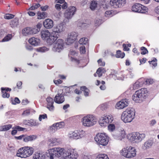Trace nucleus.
Returning <instances> with one entry per match:
<instances>
[{
  "label": "nucleus",
  "instance_id": "f257e3e1",
  "mask_svg": "<svg viewBox=\"0 0 159 159\" xmlns=\"http://www.w3.org/2000/svg\"><path fill=\"white\" fill-rule=\"evenodd\" d=\"M135 113V111L133 108H128L122 112L121 119L125 123H130L134 119Z\"/></svg>",
  "mask_w": 159,
  "mask_h": 159
},
{
  "label": "nucleus",
  "instance_id": "f03ea898",
  "mask_svg": "<svg viewBox=\"0 0 159 159\" xmlns=\"http://www.w3.org/2000/svg\"><path fill=\"white\" fill-rule=\"evenodd\" d=\"M34 149L31 147H25L20 148L16 155L21 158H26L31 156L33 153Z\"/></svg>",
  "mask_w": 159,
  "mask_h": 159
},
{
  "label": "nucleus",
  "instance_id": "7ed1b4c3",
  "mask_svg": "<svg viewBox=\"0 0 159 159\" xmlns=\"http://www.w3.org/2000/svg\"><path fill=\"white\" fill-rule=\"evenodd\" d=\"M64 149L61 148H55L48 150L47 156L50 159H54L56 157H62Z\"/></svg>",
  "mask_w": 159,
  "mask_h": 159
},
{
  "label": "nucleus",
  "instance_id": "20e7f679",
  "mask_svg": "<svg viewBox=\"0 0 159 159\" xmlns=\"http://www.w3.org/2000/svg\"><path fill=\"white\" fill-rule=\"evenodd\" d=\"M97 121L96 117L93 115H89L84 116L82 119L81 122L83 126L90 127L94 125Z\"/></svg>",
  "mask_w": 159,
  "mask_h": 159
},
{
  "label": "nucleus",
  "instance_id": "39448f33",
  "mask_svg": "<svg viewBox=\"0 0 159 159\" xmlns=\"http://www.w3.org/2000/svg\"><path fill=\"white\" fill-rule=\"evenodd\" d=\"M95 140L98 144L102 146H106L109 141V137L105 133H98L94 138Z\"/></svg>",
  "mask_w": 159,
  "mask_h": 159
},
{
  "label": "nucleus",
  "instance_id": "423d86ee",
  "mask_svg": "<svg viewBox=\"0 0 159 159\" xmlns=\"http://www.w3.org/2000/svg\"><path fill=\"white\" fill-rule=\"evenodd\" d=\"M120 155L127 158H131L136 155V149L132 147L124 148L120 151Z\"/></svg>",
  "mask_w": 159,
  "mask_h": 159
},
{
  "label": "nucleus",
  "instance_id": "0eeeda50",
  "mask_svg": "<svg viewBox=\"0 0 159 159\" xmlns=\"http://www.w3.org/2000/svg\"><path fill=\"white\" fill-rule=\"evenodd\" d=\"M148 91L146 88H142L136 91L132 96L133 100L136 102H139L142 100V98L146 96Z\"/></svg>",
  "mask_w": 159,
  "mask_h": 159
},
{
  "label": "nucleus",
  "instance_id": "6e6552de",
  "mask_svg": "<svg viewBox=\"0 0 159 159\" xmlns=\"http://www.w3.org/2000/svg\"><path fill=\"white\" fill-rule=\"evenodd\" d=\"M145 137L144 134H140L139 132H134L129 134L128 138L131 142L138 143L141 142Z\"/></svg>",
  "mask_w": 159,
  "mask_h": 159
},
{
  "label": "nucleus",
  "instance_id": "1a4fd4ad",
  "mask_svg": "<svg viewBox=\"0 0 159 159\" xmlns=\"http://www.w3.org/2000/svg\"><path fill=\"white\" fill-rule=\"evenodd\" d=\"M132 10L134 12L145 13L147 11L148 8L140 4L136 3L132 6Z\"/></svg>",
  "mask_w": 159,
  "mask_h": 159
},
{
  "label": "nucleus",
  "instance_id": "9d476101",
  "mask_svg": "<svg viewBox=\"0 0 159 159\" xmlns=\"http://www.w3.org/2000/svg\"><path fill=\"white\" fill-rule=\"evenodd\" d=\"M76 11L75 7H70L65 11L64 13V16L68 19H70L75 14Z\"/></svg>",
  "mask_w": 159,
  "mask_h": 159
},
{
  "label": "nucleus",
  "instance_id": "9b49d317",
  "mask_svg": "<svg viewBox=\"0 0 159 159\" xmlns=\"http://www.w3.org/2000/svg\"><path fill=\"white\" fill-rule=\"evenodd\" d=\"M64 42L62 39H58L56 41L52 48V50L54 52H59L63 48Z\"/></svg>",
  "mask_w": 159,
  "mask_h": 159
},
{
  "label": "nucleus",
  "instance_id": "f8f14e48",
  "mask_svg": "<svg viewBox=\"0 0 159 159\" xmlns=\"http://www.w3.org/2000/svg\"><path fill=\"white\" fill-rule=\"evenodd\" d=\"M85 135V132L82 130H75L70 134L69 137L75 139H78L83 137Z\"/></svg>",
  "mask_w": 159,
  "mask_h": 159
},
{
  "label": "nucleus",
  "instance_id": "ddd939ff",
  "mask_svg": "<svg viewBox=\"0 0 159 159\" xmlns=\"http://www.w3.org/2000/svg\"><path fill=\"white\" fill-rule=\"evenodd\" d=\"M126 3V0H111L110 2L111 5L115 8L121 7Z\"/></svg>",
  "mask_w": 159,
  "mask_h": 159
},
{
  "label": "nucleus",
  "instance_id": "4468645a",
  "mask_svg": "<svg viewBox=\"0 0 159 159\" xmlns=\"http://www.w3.org/2000/svg\"><path fill=\"white\" fill-rule=\"evenodd\" d=\"M77 36L78 34L75 32H73L69 34L66 42V43L70 44L73 43L76 40Z\"/></svg>",
  "mask_w": 159,
  "mask_h": 159
},
{
  "label": "nucleus",
  "instance_id": "2eb2a0df",
  "mask_svg": "<svg viewBox=\"0 0 159 159\" xmlns=\"http://www.w3.org/2000/svg\"><path fill=\"white\" fill-rule=\"evenodd\" d=\"M65 29L63 24L62 23L58 24L54 27L53 29V33H54L55 35L58 34L63 32Z\"/></svg>",
  "mask_w": 159,
  "mask_h": 159
},
{
  "label": "nucleus",
  "instance_id": "dca6fc26",
  "mask_svg": "<svg viewBox=\"0 0 159 159\" xmlns=\"http://www.w3.org/2000/svg\"><path fill=\"white\" fill-rule=\"evenodd\" d=\"M22 33L25 36L35 34L33 28L30 27H27L23 29Z\"/></svg>",
  "mask_w": 159,
  "mask_h": 159
},
{
  "label": "nucleus",
  "instance_id": "f3484780",
  "mask_svg": "<svg viewBox=\"0 0 159 159\" xmlns=\"http://www.w3.org/2000/svg\"><path fill=\"white\" fill-rule=\"evenodd\" d=\"M128 105V103L126 99H123L117 103L116 107L118 109H123Z\"/></svg>",
  "mask_w": 159,
  "mask_h": 159
},
{
  "label": "nucleus",
  "instance_id": "a211bd4d",
  "mask_svg": "<svg viewBox=\"0 0 159 159\" xmlns=\"http://www.w3.org/2000/svg\"><path fill=\"white\" fill-rule=\"evenodd\" d=\"M47 102V108L50 111H53L54 107L53 105L54 101L52 98L50 97H48L46 99Z\"/></svg>",
  "mask_w": 159,
  "mask_h": 159
},
{
  "label": "nucleus",
  "instance_id": "6ab92c4d",
  "mask_svg": "<svg viewBox=\"0 0 159 159\" xmlns=\"http://www.w3.org/2000/svg\"><path fill=\"white\" fill-rule=\"evenodd\" d=\"M59 36V34H56L55 36L54 35H50L46 40L48 43L51 45L55 41H56L58 37Z\"/></svg>",
  "mask_w": 159,
  "mask_h": 159
},
{
  "label": "nucleus",
  "instance_id": "aec40b11",
  "mask_svg": "<svg viewBox=\"0 0 159 159\" xmlns=\"http://www.w3.org/2000/svg\"><path fill=\"white\" fill-rule=\"evenodd\" d=\"M44 27L47 29H50L53 26V21L49 19L45 20L43 22Z\"/></svg>",
  "mask_w": 159,
  "mask_h": 159
},
{
  "label": "nucleus",
  "instance_id": "412c9836",
  "mask_svg": "<svg viewBox=\"0 0 159 159\" xmlns=\"http://www.w3.org/2000/svg\"><path fill=\"white\" fill-rule=\"evenodd\" d=\"M54 100L57 103H61L64 102V98L61 94H57L55 96Z\"/></svg>",
  "mask_w": 159,
  "mask_h": 159
},
{
  "label": "nucleus",
  "instance_id": "4be33fe9",
  "mask_svg": "<svg viewBox=\"0 0 159 159\" xmlns=\"http://www.w3.org/2000/svg\"><path fill=\"white\" fill-rule=\"evenodd\" d=\"M41 34L42 39L46 40L51 35L50 33L48 30H43L41 31Z\"/></svg>",
  "mask_w": 159,
  "mask_h": 159
},
{
  "label": "nucleus",
  "instance_id": "5701e85b",
  "mask_svg": "<svg viewBox=\"0 0 159 159\" xmlns=\"http://www.w3.org/2000/svg\"><path fill=\"white\" fill-rule=\"evenodd\" d=\"M72 151V150L70 149H64L62 157H63L64 159H68L70 155H71Z\"/></svg>",
  "mask_w": 159,
  "mask_h": 159
},
{
  "label": "nucleus",
  "instance_id": "b1692460",
  "mask_svg": "<svg viewBox=\"0 0 159 159\" xmlns=\"http://www.w3.org/2000/svg\"><path fill=\"white\" fill-rule=\"evenodd\" d=\"M29 42L30 44L36 46L39 43V40L38 38L32 37L29 40Z\"/></svg>",
  "mask_w": 159,
  "mask_h": 159
},
{
  "label": "nucleus",
  "instance_id": "393cba45",
  "mask_svg": "<svg viewBox=\"0 0 159 159\" xmlns=\"http://www.w3.org/2000/svg\"><path fill=\"white\" fill-rule=\"evenodd\" d=\"M64 126V123L63 122H61L53 124L51 128L52 129H54V131H55V129L57 130V129L62 128Z\"/></svg>",
  "mask_w": 159,
  "mask_h": 159
},
{
  "label": "nucleus",
  "instance_id": "a878e982",
  "mask_svg": "<svg viewBox=\"0 0 159 159\" xmlns=\"http://www.w3.org/2000/svg\"><path fill=\"white\" fill-rule=\"evenodd\" d=\"M37 138L35 135L27 136L25 135V137L24 138V141L27 142L29 141H31L35 140Z\"/></svg>",
  "mask_w": 159,
  "mask_h": 159
},
{
  "label": "nucleus",
  "instance_id": "bb28decb",
  "mask_svg": "<svg viewBox=\"0 0 159 159\" xmlns=\"http://www.w3.org/2000/svg\"><path fill=\"white\" fill-rule=\"evenodd\" d=\"M102 117L106 121L107 125L109 123H111L113 120V117L111 115H106Z\"/></svg>",
  "mask_w": 159,
  "mask_h": 159
},
{
  "label": "nucleus",
  "instance_id": "cd10ccee",
  "mask_svg": "<svg viewBox=\"0 0 159 159\" xmlns=\"http://www.w3.org/2000/svg\"><path fill=\"white\" fill-rule=\"evenodd\" d=\"M12 127L10 124L6 125H4L0 126V131H5L10 129Z\"/></svg>",
  "mask_w": 159,
  "mask_h": 159
},
{
  "label": "nucleus",
  "instance_id": "c85d7f7f",
  "mask_svg": "<svg viewBox=\"0 0 159 159\" xmlns=\"http://www.w3.org/2000/svg\"><path fill=\"white\" fill-rule=\"evenodd\" d=\"M49 144L50 146H53L57 144L58 143L57 139L55 138H52L48 140Z\"/></svg>",
  "mask_w": 159,
  "mask_h": 159
},
{
  "label": "nucleus",
  "instance_id": "c756f323",
  "mask_svg": "<svg viewBox=\"0 0 159 159\" xmlns=\"http://www.w3.org/2000/svg\"><path fill=\"white\" fill-rule=\"evenodd\" d=\"M18 24V20L17 18H15L10 23V25L12 28L16 27Z\"/></svg>",
  "mask_w": 159,
  "mask_h": 159
},
{
  "label": "nucleus",
  "instance_id": "7c9ffc66",
  "mask_svg": "<svg viewBox=\"0 0 159 159\" xmlns=\"http://www.w3.org/2000/svg\"><path fill=\"white\" fill-rule=\"evenodd\" d=\"M45 157L42 154L38 153H35L33 156V159H44Z\"/></svg>",
  "mask_w": 159,
  "mask_h": 159
},
{
  "label": "nucleus",
  "instance_id": "2f4dec72",
  "mask_svg": "<svg viewBox=\"0 0 159 159\" xmlns=\"http://www.w3.org/2000/svg\"><path fill=\"white\" fill-rule=\"evenodd\" d=\"M95 159H109V158L107 154H100L97 155Z\"/></svg>",
  "mask_w": 159,
  "mask_h": 159
},
{
  "label": "nucleus",
  "instance_id": "473e14b6",
  "mask_svg": "<svg viewBox=\"0 0 159 159\" xmlns=\"http://www.w3.org/2000/svg\"><path fill=\"white\" fill-rule=\"evenodd\" d=\"M38 19H43L46 16L47 14L45 12H39L38 13Z\"/></svg>",
  "mask_w": 159,
  "mask_h": 159
},
{
  "label": "nucleus",
  "instance_id": "72a5a7b5",
  "mask_svg": "<svg viewBox=\"0 0 159 159\" xmlns=\"http://www.w3.org/2000/svg\"><path fill=\"white\" fill-rule=\"evenodd\" d=\"M78 157V155L76 152H74L73 151L71 152V155H70L69 159H76Z\"/></svg>",
  "mask_w": 159,
  "mask_h": 159
},
{
  "label": "nucleus",
  "instance_id": "f704fd0d",
  "mask_svg": "<svg viewBox=\"0 0 159 159\" xmlns=\"http://www.w3.org/2000/svg\"><path fill=\"white\" fill-rule=\"evenodd\" d=\"M97 2L95 1H92L90 5V8L92 10H94L97 7Z\"/></svg>",
  "mask_w": 159,
  "mask_h": 159
},
{
  "label": "nucleus",
  "instance_id": "c9c22d12",
  "mask_svg": "<svg viewBox=\"0 0 159 159\" xmlns=\"http://www.w3.org/2000/svg\"><path fill=\"white\" fill-rule=\"evenodd\" d=\"M153 142L151 140H148L144 144V146L146 148H150L153 145Z\"/></svg>",
  "mask_w": 159,
  "mask_h": 159
},
{
  "label": "nucleus",
  "instance_id": "e433bc0d",
  "mask_svg": "<svg viewBox=\"0 0 159 159\" xmlns=\"http://www.w3.org/2000/svg\"><path fill=\"white\" fill-rule=\"evenodd\" d=\"M1 90L2 92V97L4 98H8L10 96V95L9 93H8L6 92V90H5V89H4V88H2Z\"/></svg>",
  "mask_w": 159,
  "mask_h": 159
},
{
  "label": "nucleus",
  "instance_id": "4c0bfd02",
  "mask_svg": "<svg viewBox=\"0 0 159 159\" xmlns=\"http://www.w3.org/2000/svg\"><path fill=\"white\" fill-rule=\"evenodd\" d=\"M99 123V125L102 126H105L107 125L106 121L102 117L100 119Z\"/></svg>",
  "mask_w": 159,
  "mask_h": 159
},
{
  "label": "nucleus",
  "instance_id": "58836bf2",
  "mask_svg": "<svg viewBox=\"0 0 159 159\" xmlns=\"http://www.w3.org/2000/svg\"><path fill=\"white\" fill-rule=\"evenodd\" d=\"M88 43V39L86 38H81L79 41V43L81 44H86Z\"/></svg>",
  "mask_w": 159,
  "mask_h": 159
},
{
  "label": "nucleus",
  "instance_id": "ea45409f",
  "mask_svg": "<svg viewBox=\"0 0 159 159\" xmlns=\"http://www.w3.org/2000/svg\"><path fill=\"white\" fill-rule=\"evenodd\" d=\"M125 56V54L124 52H121V51L120 50H118L116 52V57L117 58L120 57L123 58Z\"/></svg>",
  "mask_w": 159,
  "mask_h": 159
},
{
  "label": "nucleus",
  "instance_id": "a19ab883",
  "mask_svg": "<svg viewBox=\"0 0 159 159\" xmlns=\"http://www.w3.org/2000/svg\"><path fill=\"white\" fill-rule=\"evenodd\" d=\"M105 70H104L103 68L100 67L97 70L96 73L98 74V76L99 77L102 76V73L104 72Z\"/></svg>",
  "mask_w": 159,
  "mask_h": 159
},
{
  "label": "nucleus",
  "instance_id": "79ce46f5",
  "mask_svg": "<svg viewBox=\"0 0 159 159\" xmlns=\"http://www.w3.org/2000/svg\"><path fill=\"white\" fill-rule=\"evenodd\" d=\"M40 5L39 3L33 4L31 7L29 8L28 10L32 11L35 10L40 6Z\"/></svg>",
  "mask_w": 159,
  "mask_h": 159
},
{
  "label": "nucleus",
  "instance_id": "37998d69",
  "mask_svg": "<svg viewBox=\"0 0 159 159\" xmlns=\"http://www.w3.org/2000/svg\"><path fill=\"white\" fill-rule=\"evenodd\" d=\"M80 90L84 91V94L85 96H88L89 95V90L85 86L81 87Z\"/></svg>",
  "mask_w": 159,
  "mask_h": 159
},
{
  "label": "nucleus",
  "instance_id": "c03bdc74",
  "mask_svg": "<svg viewBox=\"0 0 159 159\" xmlns=\"http://www.w3.org/2000/svg\"><path fill=\"white\" fill-rule=\"evenodd\" d=\"M41 27V25L39 24H37L36 26V27L33 28L34 30V32L35 34L37 33L39 31Z\"/></svg>",
  "mask_w": 159,
  "mask_h": 159
},
{
  "label": "nucleus",
  "instance_id": "a18cd8bd",
  "mask_svg": "<svg viewBox=\"0 0 159 159\" xmlns=\"http://www.w3.org/2000/svg\"><path fill=\"white\" fill-rule=\"evenodd\" d=\"M48 50V49L45 47L39 48L37 49V50L38 52H44Z\"/></svg>",
  "mask_w": 159,
  "mask_h": 159
},
{
  "label": "nucleus",
  "instance_id": "49530a36",
  "mask_svg": "<svg viewBox=\"0 0 159 159\" xmlns=\"http://www.w3.org/2000/svg\"><path fill=\"white\" fill-rule=\"evenodd\" d=\"M12 36L11 34H8L2 40V42L7 41L10 40Z\"/></svg>",
  "mask_w": 159,
  "mask_h": 159
},
{
  "label": "nucleus",
  "instance_id": "de8ad7c7",
  "mask_svg": "<svg viewBox=\"0 0 159 159\" xmlns=\"http://www.w3.org/2000/svg\"><path fill=\"white\" fill-rule=\"evenodd\" d=\"M141 53L142 55L145 54L148 52V51L147 50V48L144 47H141Z\"/></svg>",
  "mask_w": 159,
  "mask_h": 159
},
{
  "label": "nucleus",
  "instance_id": "09e8293b",
  "mask_svg": "<svg viewBox=\"0 0 159 159\" xmlns=\"http://www.w3.org/2000/svg\"><path fill=\"white\" fill-rule=\"evenodd\" d=\"M14 16L12 14H7L5 15L4 18L7 19H10L13 18Z\"/></svg>",
  "mask_w": 159,
  "mask_h": 159
},
{
  "label": "nucleus",
  "instance_id": "8fccbe9b",
  "mask_svg": "<svg viewBox=\"0 0 159 159\" xmlns=\"http://www.w3.org/2000/svg\"><path fill=\"white\" fill-rule=\"evenodd\" d=\"M115 126L113 124H110L108 126V128L109 130L112 131L115 129Z\"/></svg>",
  "mask_w": 159,
  "mask_h": 159
},
{
  "label": "nucleus",
  "instance_id": "3c124183",
  "mask_svg": "<svg viewBox=\"0 0 159 159\" xmlns=\"http://www.w3.org/2000/svg\"><path fill=\"white\" fill-rule=\"evenodd\" d=\"M154 82V81L153 79H148L145 81L144 83L146 84L149 85L150 84H152Z\"/></svg>",
  "mask_w": 159,
  "mask_h": 159
},
{
  "label": "nucleus",
  "instance_id": "603ef678",
  "mask_svg": "<svg viewBox=\"0 0 159 159\" xmlns=\"http://www.w3.org/2000/svg\"><path fill=\"white\" fill-rule=\"evenodd\" d=\"M157 59L155 58L152 61H148V62L150 64H152L153 66H156L157 65Z\"/></svg>",
  "mask_w": 159,
  "mask_h": 159
},
{
  "label": "nucleus",
  "instance_id": "864d4df0",
  "mask_svg": "<svg viewBox=\"0 0 159 159\" xmlns=\"http://www.w3.org/2000/svg\"><path fill=\"white\" fill-rule=\"evenodd\" d=\"M47 118V115L45 114H44L43 115H40L39 117V119L40 121H41L42 119H44Z\"/></svg>",
  "mask_w": 159,
  "mask_h": 159
},
{
  "label": "nucleus",
  "instance_id": "5fc2aeb1",
  "mask_svg": "<svg viewBox=\"0 0 159 159\" xmlns=\"http://www.w3.org/2000/svg\"><path fill=\"white\" fill-rule=\"evenodd\" d=\"M30 110H26L23 112L22 114V115L25 116H27L30 115Z\"/></svg>",
  "mask_w": 159,
  "mask_h": 159
},
{
  "label": "nucleus",
  "instance_id": "6e6d98bb",
  "mask_svg": "<svg viewBox=\"0 0 159 159\" xmlns=\"http://www.w3.org/2000/svg\"><path fill=\"white\" fill-rule=\"evenodd\" d=\"M101 23V20L100 19H97L95 21V25L96 26H99Z\"/></svg>",
  "mask_w": 159,
  "mask_h": 159
},
{
  "label": "nucleus",
  "instance_id": "4d7b16f0",
  "mask_svg": "<svg viewBox=\"0 0 159 159\" xmlns=\"http://www.w3.org/2000/svg\"><path fill=\"white\" fill-rule=\"evenodd\" d=\"M98 62L100 66H104L105 65V62H102L101 59H99Z\"/></svg>",
  "mask_w": 159,
  "mask_h": 159
},
{
  "label": "nucleus",
  "instance_id": "13d9d810",
  "mask_svg": "<svg viewBox=\"0 0 159 159\" xmlns=\"http://www.w3.org/2000/svg\"><path fill=\"white\" fill-rule=\"evenodd\" d=\"M20 102V101L19 98H15L14 101L12 102V104L14 105H15L16 103H19Z\"/></svg>",
  "mask_w": 159,
  "mask_h": 159
},
{
  "label": "nucleus",
  "instance_id": "bf43d9fd",
  "mask_svg": "<svg viewBox=\"0 0 159 159\" xmlns=\"http://www.w3.org/2000/svg\"><path fill=\"white\" fill-rule=\"evenodd\" d=\"M80 51L81 53H84L85 52V47L84 46H82L80 47Z\"/></svg>",
  "mask_w": 159,
  "mask_h": 159
},
{
  "label": "nucleus",
  "instance_id": "052dcab7",
  "mask_svg": "<svg viewBox=\"0 0 159 159\" xmlns=\"http://www.w3.org/2000/svg\"><path fill=\"white\" fill-rule=\"evenodd\" d=\"M61 5L59 4H57L55 5V8L59 11H60L61 9Z\"/></svg>",
  "mask_w": 159,
  "mask_h": 159
},
{
  "label": "nucleus",
  "instance_id": "680f3d73",
  "mask_svg": "<svg viewBox=\"0 0 159 159\" xmlns=\"http://www.w3.org/2000/svg\"><path fill=\"white\" fill-rule=\"evenodd\" d=\"M15 139L18 140H21L22 139H23L24 140V138L25 137V135H21L19 136H15Z\"/></svg>",
  "mask_w": 159,
  "mask_h": 159
},
{
  "label": "nucleus",
  "instance_id": "e2e57ef3",
  "mask_svg": "<svg viewBox=\"0 0 159 159\" xmlns=\"http://www.w3.org/2000/svg\"><path fill=\"white\" fill-rule=\"evenodd\" d=\"M67 7V4L66 2H64L61 5V7L63 9H66Z\"/></svg>",
  "mask_w": 159,
  "mask_h": 159
},
{
  "label": "nucleus",
  "instance_id": "0e129e2a",
  "mask_svg": "<svg viewBox=\"0 0 159 159\" xmlns=\"http://www.w3.org/2000/svg\"><path fill=\"white\" fill-rule=\"evenodd\" d=\"M54 82L56 84H58L61 83L62 81L60 80H54Z\"/></svg>",
  "mask_w": 159,
  "mask_h": 159
},
{
  "label": "nucleus",
  "instance_id": "69168bd1",
  "mask_svg": "<svg viewBox=\"0 0 159 159\" xmlns=\"http://www.w3.org/2000/svg\"><path fill=\"white\" fill-rule=\"evenodd\" d=\"M22 84V82L21 81H19L17 83V88L20 89L21 88V85Z\"/></svg>",
  "mask_w": 159,
  "mask_h": 159
},
{
  "label": "nucleus",
  "instance_id": "338daca9",
  "mask_svg": "<svg viewBox=\"0 0 159 159\" xmlns=\"http://www.w3.org/2000/svg\"><path fill=\"white\" fill-rule=\"evenodd\" d=\"M123 47L124 51H128L129 50V48L127 46L126 44H123Z\"/></svg>",
  "mask_w": 159,
  "mask_h": 159
},
{
  "label": "nucleus",
  "instance_id": "774afa93",
  "mask_svg": "<svg viewBox=\"0 0 159 159\" xmlns=\"http://www.w3.org/2000/svg\"><path fill=\"white\" fill-rule=\"evenodd\" d=\"M100 108L102 110H105L107 108V106L104 104H102L101 105Z\"/></svg>",
  "mask_w": 159,
  "mask_h": 159
}]
</instances>
